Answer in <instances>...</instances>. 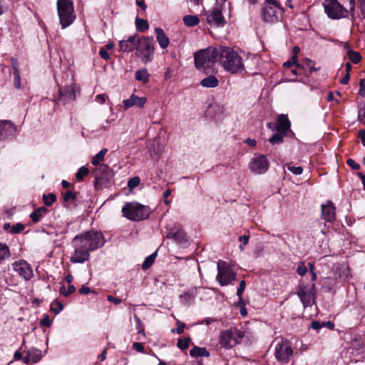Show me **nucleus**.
<instances>
[{"instance_id":"c03bdc74","label":"nucleus","mask_w":365,"mask_h":365,"mask_svg":"<svg viewBox=\"0 0 365 365\" xmlns=\"http://www.w3.org/2000/svg\"><path fill=\"white\" fill-rule=\"evenodd\" d=\"M76 198V193L71 192V191H67L63 195V201L66 202H73Z\"/></svg>"},{"instance_id":"9d476101","label":"nucleus","mask_w":365,"mask_h":365,"mask_svg":"<svg viewBox=\"0 0 365 365\" xmlns=\"http://www.w3.org/2000/svg\"><path fill=\"white\" fill-rule=\"evenodd\" d=\"M315 284H304L303 282L299 284L297 292V296L299 297L304 308L312 306L315 303Z\"/></svg>"},{"instance_id":"6ab92c4d","label":"nucleus","mask_w":365,"mask_h":365,"mask_svg":"<svg viewBox=\"0 0 365 365\" xmlns=\"http://www.w3.org/2000/svg\"><path fill=\"white\" fill-rule=\"evenodd\" d=\"M110 172V168L106 164H100L94 171L95 177V186L98 187L99 185L103 183L105 180H108Z\"/></svg>"},{"instance_id":"c85d7f7f","label":"nucleus","mask_w":365,"mask_h":365,"mask_svg":"<svg viewBox=\"0 0 365 365\" xmlns=\"http://www.w3.org/2000/svg\"><path fill=\"white\" fill-rule=\"evenodd\" d=\"M46 212L47 209L44 207H41L31 213L30 217L34 222L36 223Z\"/></svg>"},{"instance_id":"6e6d98bb","label":"nucleus","mask_w":365,"mask_h":365,"mask_svg":"<svg viewBox=\"0 0 365 365\" xmlns=\"http://www.w3.org/2000/svg\"><path fill=\"white\" fill-rule=\"evenodd\" d=\"M99 55L104 60L107 61V60L110 59V55H109L108 52L107 51V50L105 48V47H102L100 48Z\"/></svg>"},{"instance_id":"2eb2a0df","label":"nucleus","mask_w":365,"mask_h":365,"mask_svg":"<svg viewBox=\"0 0 365 365\" xmlns=\"http://www.w3.org/2000/svg\"><path fill=\"white\" fill-rule=\"evenodd\" d=\"M60 101L66 103L76 98L75 88L73 83V76L69 79V83L59 86Z\"/></svg>"},{"instance_id":"a878e982","label":"nucleus","mask_w":365,"mask_h":365,"mask_svg":"<svg viewBox=\"0 0 365 365\" xmlns=\"http://www.w3.org/2000/svg\"><path fill=\"white\" fill-rule=\"evenodd\" d=\"M218 80L214 76H209L200 81V85L205 88H215L218 86Z\"/></svg>"},{"instance_id":"37998d69","label":"nucleus","mask_w":365,"mask_h":365,"mask_svg":"<svg viewBox=\"0 0 365 365\" xmlns=\"http://www.w3.org/2000/svg\"><path fill=\"white\" fill-rule=\"evenodd\" d=\"M349 58L352 63L356 64L359 63L361 58V55L359 54V52L353 51H349Z\"/></svg>"},{"instance_id":"a18cd8bd","label":"nucleus","mask_w":365,"mask_h":365,"mask_svg":"<svg viewBox=\"0 0 365 365\" xmlns=\"http://www.w3.org/2000/svg\"><path fill=\"white\" fill-rule=\"evenodd\" d=\"M25 229V226L22 223H16L11 227L10 232L12 234L20 233Z\"/></svg>"},{"instance_id":"79ce46f5","label":"nucleus","mask_w":365,"mask_h":365,"mask_svg":"<svg viewBox=\"0 0 365 365\" xmlns=\"http://www.w3.org/2000/svg\"><path fill=\"white\" fill-rule=\"evenodd\" d=\"M294 65H296L297 68H302L303 66L297 63V56H293L290 60L284 63L283 66L284 67H291Z\"/></svg>"},{"instance_id":"20e7f679","label":"nucleus","mask_w":365,"mask_h":365,"mask_svg":"<svg viewBox=\"0 0 365 365\" xmlns=\"http://www.w3.org/2000/svg\"><path fill=\"white\" fill-rule=\"evenodd\" d=\"M219 53L220 47H208L197 51L194 56L195 67L203 71L211 68L216 61H219Z\"/></svg>"},{"instance_id":"412c9836","label":"nucleus","mask_w":365,"mask_h":365,"mask_svg":"<svg viewBox=\"0 0 365 365\" xmlns=\"http://www.w3.org/2000/svg\"><path fill=\"white\" fill-rule=\"evenodd\" d=\"M139 36L133 35L128 37L127 40L119 41V51L125 53H130L136 49Z\"/></svg>"},{"instance_id":"5fc2aeb1","label":"nucleus","mask_w":365,"mask_h":365,"mask_svg":"<svg viewBox=\"0 0 365 365\" xmlns=\"http://www.w3.org/2000/svg\"><path fill=\"white\" fill-rule=\"evenodd\" d=\"M135 318L137 322L136 329L138 330V332L144 334V327L142 322L140 321V318L138 317L137 316H135Z\"/></svg>"},{"instance_id":"7ed1b4c3","label":"nucleus","mask_w":365,"mask_h":365,"mask_svg":"<svg viewBox=\"0 0 365 365\" xmlns=\"http://www.w3.org/2000/svg\"><path fill=\"white\" fill-rule=\"evenodd\" d=\"M219 61L224 68L232 73H241L245 70L242 58L228 47L220 46Z\"/></svg>"},{"instance_id":"f03ea898","label":"nucleus","mask_w":365,"mask_h":365,"mask_svg":"<svg viewBox=\"0 0 365 365\" xmlns=\"http://www.w3.org/2000/svg\"><path fill=\"white\" fill-rule=\"evenodd\" d=\"M293 349L290 344L281 339L274 344L273 351L271 348L267 354L266 365H292L291 359Z\"/></svg>"},{"instance_id":"774afa93","label":"nucleus","mask_w":365,"mask_h":365,"mask_svg":"<svg viewBox=\"0 0 365 365\" xmlns=\"http://www.w3.org/2000/svg\"><path fill=\"white\" fill-rule=\"evenodd\" d=\"M360 1V9L363 16V18L365 19V0H359Z\"/></svg>"},{"instance_id":"864d4df0","label":"nucleus","mask_w":365,"mask_h":365,"mask_svg":"<svg viewBox=\"0 0 365 365\" xmlns=\"http://www.w3.org/2000/svg\"><path fill=\"white\" fill-rule=\"evenodd\" d=\"M311 327L314 330H319L321 328L324 327V322L313 321L311 323Z\"/></svg>"},{"instance_id":"f8f14e48","label":"nucleus","mask_w":365,"mask_h":365,"mask_svg":"<svg viewBox=\"0 0 365 365\" xmlns=\"http://www.w3.org/2000/svg\"><path fill=\"white\" fill-rule=\"evenodd\" d=\"M323 6L326 14L333 19L343 18L347 14V11L336 0H326Z\"/></svg>"},{"instance_id":"f257e3e1","label":"nucleus","mask_w":365,"mask_h":365,"mask_svg":"<svg viewBox=\"0 0 365 365\" xmlns=\"http://www.w3.org/2000/svg\"><path fill=\"white\" fill-rule=\"evenodd\" d=\"M105 239L101 232L88 231L76 236L73 240L74 252L71 257L73 263H84L90 257V252L103 247Z\"/></svg>"},{"instance_id":"a19ab883","label":"nucleus","mask_w":365,"mask_h":365,"mask_svg":"<svg viewBox=\"0 0 365 365\" xmlns=\"http://www.w3.org/2000/svg\"><path fill=\"white\" fill-rule=\"evenodd\" d=\"M190 342V338L186 337L184 339H179L177 343V346L181 350H185L188 348Z\"/></svg>"},{"instance_id":"473e14b6","label":"nucleus","mask_w":365,"mask_h":365,"mask_svg":"<svg viewBox=\"0 0 365 365\" xmlns=\"http://www.w3.org/2000/svg\"><path fill=\"white\" fill-rule=\"evenodd\" d=\"M287 134L282 132H277L269 140V142L272 144H280L283 142V139Z\"/></svg>"},{"instance_id":"4c0bfd02","label":"nucleus","mask_w":365,"mask_h":365,"mask_svg":"<svg viewBox=\"0 0 365 365\" xmlns=\"http://www.w3.org/2000/svg\"><path fill=\"white\" fill-rule=\"evenodd\" d=\"M76 287L74 285L69 284L68 287L66 288L65 285H62L60 289V292L61 294H63L65 297H68L72 293L75 292Z\"/></svg>"},{"instance_id":"6e6552de","label":"nucleus","mask_w":365,"mask_h":365,"mask_svg":"<svg viewBox=\"0 0 365 365\" xmlns=\"http://www.w3.org/2000/svg\"><path fill=\"white\" fill-rule=\"evenodd\" d=\"M57 9L62 28L69 26L76 19L73 2L71 0H58Z\"/></svg>"},{"instance_id":"49530a36","label":"nucleus","mask_w":365,"mask_h":365,"mask_svg":"<svg viewBox=\"0 0 365 365\" xmlns=\"http://www.w3.org/2000/svg\"><path fill=\"white\" fill-rule=\"evenodd\" d=\"M304 64L307 68H309L310 73H312L313 71H316L319 70V68H315V62L313 61L311 59L306 58L304 60Z\"/></svg>"},{"instance_id":"0eeeda50","label":"nucleus","mask_w":365,"mask_h":365,"mask_svg":"<svg viewBox=\"0 0 365 365\" xmlns=\"http://www.w3.org/2000/svg\"><path fill=\"white\" fill-rule=\"evenodd\" d=\"M122 212L130 220L140 221L149 216L150 210L148 207L137 202H128L123 207Z\"/></svg>"},{"instance_id":"f704fd0d","label":"nucleus","mask_w":365,"mask_h":365,"mask_svg":"<svg viewBox=\"0 0 365 365\" xmlns=\"http://www.w3.org/2000/svg\"><path fill=\"white\" fill-rule=\"evenodd\" d=\"M10 256V251L9 247L0 242V260H4Z\"/></svg>"},{"instance_id":"c9c22d12","label":"nucleus","mask_w":365,"mask_h":365,"mask_svg":"<svg viewBox=\"0 0 365 365\" xmlns=\"http://www.w3.org/2000/svg\"><path fill=\"white\" fill-rule=\"evenodd\" d=\"M29 356L33 362H37L41 358V351L37 349H31L29 351Z\"/></svg>"},{"instance_id":"09e8293b","label":"nucleus","mask_w":365,"mask_h":365,"mask_svg":"<svg viewBox=\"0 0 365 365\" xmlns=\"http://www.w3.org/2000/svg\"><path fill=\"white\" fill-rule=\"evenodd\" d=\"M245 286H246V284H245V280H242L240 283V286L237 289V295L239 297V300H240V302L242 303V293L244 292L245 289Z\"/></svg>"},{"instance_id":"de8ad7c7","label":"nucleus","mask_w":365,"mask_h":365,"mask_svg":"<svg viewBox=\"0 0 365 365\" xmlns=\"http://www.w3.org/2000/svg\"><path fill=\"white\" fill-rule=\"evenodd\" d=\"M140 178L138 177H133L130 178L128 182V187L132 190L140 184Z\"/></svg>"},{"instance_id":"39448f33","label":"nucleus","mask_w":365,"mask_h":365,"mask_svg":"<svg viewBox=\"0 0 365 365\" xmlns=\"http://www.w3.org/2000/svg\"><path fill=\"white\" fill-rule=\"evenodd\" d=\"M284 11L277 0H265L261 9V18L266 23L274 24L281 19Z\"/></svg>"},{"instance_id":"58836bf2","label":"nucleus","mask_w":365,"mask_h":365,"mask_svg":"<svg viewBox=\"0 0 365 365\" xmlns=\"http://www.w3.org/2000/svg\"><path fill=\"white\" fill-rule=\"evenodd\" d=\"M63 309V304L57 300H54L51 304L50 310L55 314L59 313Z\"/></svg>"},{"instance_id":"7c9ffc66","label":"nucleus","mask_w":365,"mask_h":365,"mask_svg":"<svg viewBox=\"0 0 365 365\" xmlns=\"http://www.w3.org/2000/svg\"><path fill=\"white\" fill-rule=\"evenodd\" d=\"M108 152L107 148L102 149L98 153H97L92 159V164L95 166L100 165L101 162L104 160L106 154Z\"/></svg>"},{"instance_id":"bf43d9fd","label":"nucleus","mask_w":365,"mask_h":365,"mask_svg":"<svg viewBox=\"0 0 365 365\" xmlns=\"http://www.w3.org/2000/svg\"><path fill=\"white\" fill-rule=\"evenodd\" d=\"M8 6L4 0H0V16L4 13L7 12Z\"/></svg>"},{"instance_id":"4be33fe9","label":"nucleus","mask_w":365,"mask_h":365,"mask_svg":"<svg viewBox=\"0 0 365 365\" xmlns=\"http://www.w3.org/2000/svg\"><path fill=\"white\" fill-rule=\"evenodd\" d=\"M146 101L147 98L145 97H138L135 94H132L129 98L123 100V103L124 109L127 110L134 106L143 108Z\"/></svg>"},{"instance_id":"e433bc0d","label":"nucleus","mask_w":365,"mask_h":365,"mask_svg":"<svg viewBox=\"0 0 365 365\" xmlns=\"http://www.w3.org/2000/svg\"><path fill=\"white\" fill-rule=\"evenodd\" d=\"M89 173L88 169L85 167L82 166L81 167L77 173H76V178L78 181H81L84 178L85 176H86Z\"/></svg>"},{"instance_id":"2f4dec72","label":"nucleus","mask_w":365,"mask_h":365,"mask_svg":"<svg viewBox=\"0 0 365 365\" xmlns=\"http://www.w3.org/2000/svg\"><path fill=\"white\" fill-rule=\"evenodd\" d=\"M135 26L138 31L145 32L149 28L148 21L144 19L136 18Z\"/></svg>"},{"instance_id":"603ef678","label":"nucleus","mask_w":365,"mask_h":365,"mask_svg":"<svg viewBox=\"0 0 365 365\" xmlns=\"http://www.w3.org/2000/svg\"><path fill=\"white\" fill-rule=\"evenodd\" d=\"M358 119L360 122L365 124V105L359 108Z\"/></svg>"},{"instance_id":"ea45409f","label":"nucleus","mask_w":365,"mask_h":365,"mask_svg":"<svg viewBox=\"0 0 365 365\" xmlns=\"http://www.w3.org/2000/svg\"><path fill=\"white\" fill-rule=\"evenodd\" d=\"M56 197L53 193L43 195V203L46 206H51L56 201Z\"/></svg>"},{"instance_id":"ddd939ff","label":"nucleus","mask_w":365,"mask_h":365,"mask_svg":"<svg viewBox=\"0 0 365 365\" xmlns=\"http://www.w3.org/2000/svg\"><path fill=\"white\" fill-rule=\"evenodd\" d=\"M205 16L206 21L211 27H224L226 24V21L222 15L221 6H216L212 10L206 11Z\"/></svg>"},{"instance_id":"dca6fc26","label":"nucleus","mask_w":365,"mask_h":365,"mask_svg":"<svg viewBox=\"0 0 365 365\" xmlns=\"http://www.w3.org/2000/svg\"><path fill=\"white\" fill-rule=\"evenodd\" d=\"M17 128L11 120H0V140L12 139L16 134Z\"/></svg>"},{"instance_id":"69168bd1","label":"nucleus","mask_w":365,"mask_h":365,"mask_svg":"<svg viewBox=\"0 0 365 365\" xmlns=\"http://www.w3.org/2000/svg\"><path fill=\"white\" fill-rule=\"evenodd\" d=\"M108 301L114 303L115 304H119L121 303V299L119 298L114 297L113 296L108 295L107 297Z\"/></svg>"},{"instance_id":"b1692460","label":"nucleus","mask_w":365,"mask_h":365,"mask_svg":"<svg viewBox=\"0 0 365 365\" xmlns=\"http://www.w3.org/2000/svg\"><path fill=\"white\" fill-rule=\"evenodd\" d=\"M155 32L156 34L157 41L161 48H166L170 44V39L165 35L164 31L160 28H155Z\"/></svg>"},{"instance_id":"4d7b16f0","label":"nucleus","mask_w":365,"mask_h":365,"mask_svg":"<svg viewBox=\"0 0 365 365\" xmlns=\"http://www.w3.org/2000/svg\"><path fill=\"white\" fill-rule=\"evenodd\" d=\"M14 75L15 86H16V88H19L21 87V84H20V75H19V71L17 69H15V71L14 72Z\"/></svg>"},{"instance_id":"423d86ee","label":"nucleus","mask_w":365,"mask_h":365,"mask_svg":"<svg viewBox=\"0 0 365 365\" xmlns=\"http://www.w3.org/2000/svg\"><path fill=\"white\" fill-rule=\"evenodd\" d=\"M136 46V56L141 61L146 64L153 60L154 56V41L150 36L138 37Z\"/></svg>"},{"instance_id":"c756f323","label":"nucleus","mask_w":365,"mask_h":365,"mask_svg":"<svg viewBox=\"0 0 365 365\" xmlns=\"http://www.w3.org/2000/svg\"><path fill=\"white\" fill-rule=\"evenodd\" d=\"M183 22L185 25L192 27L197 25L200 19L197 16L187 15L183 17Z\"/></svg>"},{"instance_id":"e2e57ef3","label":"nucleus","mask_w":365,"mask_h":365,"mask_svg":"<svg viewBox=\"0 0 365 365\" xmlns=\"http://www.w3.org/2000/svg\"><path fill=\"white\" fill-rule=\"evenodd\" d=\"M359 95L364 96L365 95V79H361L359 81Z\"/></svg>"},{"instance_id":"393cba45","label":"nucleus","mask_w":365,"mask_h":365,"mask_svg":"<svg viewBox=\"0 0 365 365\" xmlns=\"http://www.w3.org/2000/svg\"><path fill=\"white\" fill-rule=\"evenodd\" d=\"M349 270L346 267L344 266H337L334 269V277L336 281H344L347 278Z\"/></svg>"},{"instance_id":"8fccbe9b","label":"nucleus","mask_w":365,"mask_h":365,"mask_svg":"<svg viewBox=\"0 0 365 365\" xmlns=\"http://www.w3.org/2000/svg\"><path fill=\"white\" fill-rule=\"evenodd\" d=\"M287 170L292 172L294 175H301L303 173V168L301 166L294 167L289 165H286Z\"/></svg>"},{"instance_id":"13d9d810","label":"nucleus","mask_w":365,"mask_h":365,"mask_svg":"<svg viewBox=\"0 0 365 365\" xmlns=\"http://www.w3.org/2000/svg\"><path fill=\"white\" fill-rule=\"evenodd\" d=\"M347 165H349L354 170H359L360 165L356 163L354 160L349 158L346 160Z\"/></svg>"},{"instance_id":"a211bd4d","label":"nucleus","mask_w":365,"mask_h":365,"mask_svg":"<svg viewBox=\"0 0 365 365\" xmlns=\"http://www.w3.org/2000/svg\"><path fill=\"white\" fill-rule=\"evenodd\" d=\"M13 268L19 276L22 277L25 280H29L33 277V270L26 261L21 260L15 262L12 264Z\"/></svg>"},{"instance_id":"72a5a7b5","label":"nucleus","mask_w":365,"mask_h":365,"mask_svg":"<svg viewBox=\"0 0 365 365\" xmlns=\"http://www.w3.org/2000/svg\"><path fill=\"white\" fill-rule=\"evenodd\" d=\"M157 256V253L154 252L152 255L148 256L145 259L143 263L142 264V269L144 270L148 269L150 268L152 264H153L155 259Z\"/></svg>"},{"instance_id":"3c124183","label":"nucleus","mask_w":365,"mask_h":365,"mask_svg":"<svg viewBox=\"0 0 365 365\" xmlns=\"http://www.w3.org/2000/svg\"><path fill=\"white\" fill-rule=\"evenodd\" d=\"M297 272L300 276H304L307 272V268L303 262L297 264Z\"/></svg>"},{"instance_id":"9b49d317","label":"nucleus","mask_w":365,"mask_h":365,"mask_svg":"<svg viewBox=\"0 0 365 365\" xmlns=\"http://www.w3.org/2000/svg\"><path fill=\"white\" fill-rule=\"evenodd\" d=\"M244 337V333L237 329H230L221 332L220 344L225 349H230L239 344Z\"/></svg>"},{"instance_id":"680f3d73","label":"nucleus","mask_w":365,"mask_h":365,"mask_svg":"<svg viewBox=\"0 0 365 365\" xmlns=\"http://www.w3.org/2000/svg\"><path fill=\"white\" fill-rule=\"evenodd\" d=\"M184 328H185V324L178 321L177 322V328H176V332L178 334H181L183 333L184 331Z\"/></svg>"},{"instance_id":"bb28decb","label":"nucleus","mask_w":365,"mask_h":365,"mask_svg":"<svg viewBox=\"0 0 365 365\" xmlns=\"http://www.w3.org/2000/svg\"><path fill=\"white\" fill-rule=\"evenodd\" d=\"M190 354L192 357L209 356L210 353L205 347L195 346L190 350Z\"/></svg>"},{"instance_id":"1a4fd4ad","label":"nucleus","mask_w":365,"mask_h":365,"mask_svg":"<svg viewBox=\"0 0 365 365\" xmlns=\"http://www.w3.org/2000/svg\"><path fill=\"white\" fill-rule=\"evenodd\" d=\"M217 267L216 279L221 286L228 285L236 280L237 274L226 262L218 261Z\"/></svg>"},{"instance_id":"052dcab7","label":"nucleus","mask_w":365,"mask_h":365,"mask_svg":"<svg viewBox=\"0 0 365 365\" xmlns=\"http://www.w3.org/2000/svg\"><path fill=\"white\" fill-rule=\"evenodd\" d=\"M41 324L44 327H50L51 324V321L50 320L48 315H46L41 320Z\"/></svg>"},{"instance_id":"aec40b11","label":"nucleus","mask_w":365,"mask_h":365,"mask_svg":"<svg viewBox=\"0 0 365 365\" xmlns=\"http://www.w3.org/2000/svg\"><path fill=\"white\" fill-rule=\"evenodd\" d=\"M322 217L328 222H333L336 218L335 206L334 203L328 200L326 204H322Z\"/></svg>"},{"instance_id":"cd10ccee","label":"nucleus","mask_w":365,"mask_h":365,"mask_svg":"<svg viewBox=\"0 0 365 365\" xmlns=\"http://www.w3.org/2000/svg\"><path fill=\"white\" fill-rule=\"evenodd\" d=\"M135 79L141 81L143 83H147L149 81L150 75L146 68L138 70L135 74Z\"/></svg>"},{"instance_id":"5701e85b","label":"nucleus","mask_w":365,"mask_h":365,"mask_svg":"<svg viewBox=\"0 0 365 365\" xmlns=\"http://www.w3.org/2000/svg\"><path fill=\"white\" fill-rule=\"evenodd\" d=\"M277 126H275V129L277 132H282L287 134V131L290 128V121L288 119L287 115L280 114L277 117V121L276 123Z\"/></svg>"},{"instance_id":"4468645a","label":"nucleus","mask_w":365,"mask_h":365,"mask_svg":"<svg viewBox=\"0 0 365 365\" xmlns=\"http://www.w3.org/2000/svg\"><path fill=\"white\" fill-rule=\"evenodd\" d=\"M269 167V161L264 155H258L254 157L249 164L250 170L255 174L266 173Z\"/></svg>"},{"instance_id":"f3484780","label":"nucleus","mask_w":365,"mask_h":365,"mask_svg":"<svg viewBox=\"0 0 365 365\" xmlns=\"http://www.w3.org/2000/svg\"><path fill=\"white\" fill-rule=\"evenodd\" d=\"M166 237L173 240L179 245H185L187 242L185 233L180 225L175 224L173 227L168 229Z\"/></svg>"},{"instance_id":"338daca9","label":"nucleus","mask_w":365,"mask_h":365,"mask_svg":"<svg viewBox=\"0 0 365 365\" xmlns=\"http://www.w3.org/2000/svg\"><path fill=\"white\" fill-rule=\"evenodd\" d=\"M359 137L363 145H365V130H360L359 131Z\"/></svg>"},{"instance_id":"0e129e2a","label":"nucleus","mask_w":365,"mask_h":365,"mask_svg":"<svg viewBox=\"0 0 365 365\" xmlns=\"http://www.w3.org/2000/svg\"><path fill=\"white\" fill-rule=\"evenodd\" d=\"M133 347L138 352H143L144 351V346L142 344L138 342H134L133 344Z\"/></svg>"}]
</instances>
